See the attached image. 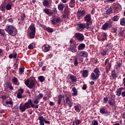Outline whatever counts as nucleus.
I'll return each instance as SVG.
<instances>
[{"label":"nucleus","instance_id":"1","mask_svg":"<svg viewBox=\"0 0 125 125\" xmlns=\"http://www.w3.org/2000/svg\"><path fill=\"white\" fill-rule=\"evenodd\" d=\"M5 31L11 36H15L17 34V30L13 25H7Z\"/></svg>","mask_w":125,"mask_h":125},{"label":"nucleus","instance_id":"2","mask_svg":"<svg viewBox=\"0 0 125 125\" xmlns=\"http://www.w3.org/2000/svg\"><path fill=\"white\" fill-rule=\"evenodd\" d=\"M29 37L30 39H34L36 36V27L32 24L28 28Z\"/></svg>","mask_w":125,"mask_h":125},{"label":"nucleus","instance_id":"3","mask_svg":"<svg viewBox=\"0 0 125 125\" xmlns=\"http://www.w3.org/2000/svg\"><path fill=\"white\" fill-rule=\"evenodd\" d=\"M99 76H100V71L98 68H96L94 70V73H92L91 74V78L92 81H96V80L99 78Z\"/></svg>","mask_w":125,"mask_h":125},{"label":"nucleus","instance_id":"4","mask_svg":"<svg viewBox=\"0 0 125 125\" xmlns=\"http://www.w3.org/2000/svg\"><path fill=\"white\" fill-rule=\"evenodd\" d=\"M31 107V106H30L29 105L28 100L23 105H22L21 104L20 105V110L21 111V113H23V112H25V111H26V109H29Z\"/></svg>","mask_w":125,"mask_h":125},{"label":"nucleus","instance_id":"5","mask_svg":"<svg viewBox=\"0 0 125 125\" xmlns=\"http://www.w3.org/2000/svg\"><path fill=\"white\" fill-rule=\"evenodd\" d=\"M24 83L25 85H27L29 88H33L34 86H35V81L31 80L30 81V80L27 79L25 82Z\"/></svg>","mask_w":125,"mask_h":125},{"label":"nucleus","instance_id":"6","mask_svg":"<svg viewBox=\"0 0 125 125\" xmlns=\"http://www.w3.org/2000/svg\"><path fill=\"white\" fill-rule=\"evenodd\" d=\"M78 26L81 30H83V29H90V28L89 23L88 22L79 23L78 24Z\"/></svg>","mask_w":125,"mask_h":125},{"label":"nucleus","instance_id":"7","mask_svg":"<svg viewBox=\"0 0 125 125\" xmlns=\"http://www.w3.org/2000/svg\"><path fill=\"white\" fill-rule=\"evenodd\" d=\"M75 38L77 40V41H79V42H83V40H84V36H83V34H81L80 33H76L74 35Z\"/></svg>","mask_w":125,"mask_h":125},{"label":"nucleus","instance_id":"8","mask_svg":"<svg viewBox=\"0 0 125 125\" xmlns=\"http://www.w3.org/2000/svg\"><path fill=\"white\" fill-rule=\"evenodd\" d=\"M78 56L81 57H87L88 56V53L84 51H79L78 52Z\"/></svg>","mask_w":125,"mask_h":125},{"label":"nucleus","instance_id":"9","mask_svg":"<svg viewBox=\"0 0 125 125\" xmlns=\"http://www.w3.org/2000/svg\"><path fill=\"white\" fill-rule=\"evenodd\" d=\"M59 22H60V18H53L51 21V23L53 25H56Z\"/></svg>","mask_w":125,"mask_h":125},{"label":"nucleus","instance_id":"10","mask_svg":"<svg viewBox=\"0 0 125 125\" xmlns=\"http://www.w3.org/2000/svg\"><path fill=\"white\" fill-rule=\"evenodd\" d=\"M104 64H105V66H106V70L109 71V70H110V69H111V62H109L108 59H106L105 61Z\"/></svg>","mask_w":125,"mask_h":125},{"label":"nucleus","instance_id":"11","mask_svg":"<svg viewBox=\"0 0 125 125\" xmlns=\"http://www.w3.org/2000/svg\"><path fill=\"white\" fill-rule=\"evenodd\" d=\"M84 20L86 23H90L91 22V15L90 14L86 15Z\"/></svg>","mask_w":125,"mask_h":125},{"label":"nucleus","instance_id":"12","mask_svg":"<svg viewBox=\"0 0 125 125\" xmlns=\"http://www.w3.org/2000/svg\"><path fill=\"white\" fill-rule=\"evenodd\" d=\"M83 15H85V10L81 9L77 12L78 17H83Z\"/></svg>","mask_w":125,"mask_h":125},{"label":"nucleus","instance_id":"13","mask_svg":"<svg viewBox=\"0 0 125 125\" xmlns=\"http://www.w3.org/2000/svg\"><path fill=\"white\" fill-rule=\"evenodd\" d=\"M65 102L70 108H71V107H72V106H73V102H72L71 101V100H70V98H69V97H66Z\"/></svg>","mask_w":125,"mask_h":125},{"label":"nucleus","instance_id":"14","mask_svg":"<svg viewBox=\"0 0 125 125\" xmlns=\"http://www.w3.org/2000/svg\"><path fill=\"white\" fill-rule=\"evenodd\" d=\"M42 49L44 52H47L50 50V46L48 44L44 45L42 47Z\"/></svg>","mask_w":125,"mask_h":125},{"label":"nucleus","instance_id":"15","mask_svg":"<svg viewBox=\"0 0 125 125\" xmlns=\"http://www.w3.org/2000/svg\"><path fill=\"white\" fill-rule=\"evenodd\" d=\"M43 12L45 13V14H47L48 15H52L53 14V12L50 9L45 8L43 10Z\"/></svg>","mask_w":125,"mask_h":125},{"label":"nucleus","instance_id":"16","mask_svg":"<svg viewBox=\"0 0 125 125\" xmlns=\"http://www.w3.org/2000/svg\"><path fill=\"white\" fill-rule=\"evenodd\" d=\"M100 113H101V114H108L109 115H110V112L109 111H106V107L105 106H103V107L101 108L100 109Z\"/></svg>","mask_w":125,"mask_h":125},{"label":"nucleus","instance_id":"17","mask_svg":"<svg viewBox=\"0 0 125 125\" xmlns=\"http://www.w3.org/2000/svg\"><path fill=\"white\" fill-rule=\"evenodd\" d=\"M28 103L29 104V107H31V108H32H32H36V109L39 108V105L33 104V102L31 99L28 100Z\"/></svg>","mask_w":125,"mask_h":125},{"label":"nucleus","instance_id":"18","mask_svg":"<svg viewBox=\"0 0 125 125\" xmlns=\"http://www.w3.org/2000/svg\"><path fill=\"white\" fill-rule=\"evenodd\" d=\"M108 104L110 105V106L113 107V106H115L116 105V102L115 101L114 99L111 98L108 100Z\"/></svg>","mask_w":125,"mask_h":125},{"label":"nucleus","instance_id":"19","mask_svg":"<svg viewBox=\"0 0 125 125\" xmlns=\"http://www.w3.org/2000/svg\"><path fill=\"white\" fill-rule=\"evenodd\" d=\"M76 47H77L76 46V45H70L69 50L70 51H71V52L75 53V52H76V51H77V50H76Z\"/></svg>","mask_w":125,"mask_h":125},{"label":"nucleus","instance_id":"20","mask_svg":"<svg viewBox=\"0 0 125 125\" xmlns=\"http://www.w3.org/2000/svg\"><path fill=\"white\" fill-rule=\"evenodd\" d=\"M74 109L76 112L80 113L81 112V110L82 109V107L81 106V104H77L74 106Z\"/></svg>","mask_w":125,"mask_h":125},{"label":"nucleus","instance_id":"21","mask_svg":"<svg viewBox=\"0 0 125 125\" xmlns=\"http://www.w3.org/2000/svg\"><path fill=\"white\" fill-rule=\"evenodd\" d=\"M39 120L40 121L39 124L40 125H44V121L45 119L43 116L39 117Z\"/></svg>","mask_w":125,"mask_h":125},{"label":"nucleus","instance_id":"22","mask_svg":"<svg viewBox=\"0 0 125 125\" xmlns=\"http://www.w3.org/2000/svg\"><path fill=\"white\" fill-rule=\"evenodd\" d=\"M73 93H72V95L73 96H77L78 95V90L76 88V87H73L72 89Z\"/></svg>","mask_w":125,"mask_h":125},{"label":"nucleus","instance_id":"23","mask_svg":"<svg viewBox=\"0 0 125 125\" xmlns=\"http://www.w3.org/2000/svg\"><path fill=\"white\" fill-rule=\"evenodd\" d=\"M85 47V44L84 43H81L78 47V50H83Z\"/></svg>","mask_w":125,"mask_h":125},{"label":"nucleus","instance_id":"24","mask_svg":"<svg viewBox=\"0 0 125 125\" xmlns=\"http://www.w3.org/2000/svg\"><path fill=\"white\" fill-rule=\"evenodd\" d=\"M13 83L14 84H16V85H19L20 83L19 81H18V79L16 77L13 78Z\"/></svg>","mask_w":125,"mask_h":125},{"label":"nucleus","instance_id":"25","mask_svg":"<svg viewBox=\"0 0 125 125\" xmlns=\"http://www.w3.org/2000/svg\"><path fill=\"white\" fill-rule=\"evenodd\" d=\"M123 91V88L120 87L117 89L116 91V95L117 96H121V95L122 94V91Z\"/></svg>","mask_w":125,"mask_h":125},{"label":"nucleus","instance_id":"26","mask_svg":"<svg viewBox=\"0 0 125 125\" xmlns=\"http://www.w3.org/2000/svg\"><path fill=\"white\" fill-rule=\"evenodd\" d=\"M70 80H71L72 83H76L77 82V79L76 78V76L71 75L69 77Z\"/></svg>","mask_w":125,"mask_h":125},{"label":"nucleus","instance_id":"27","mask_svg":"<svg viewBox=\"0 0 125 125\" xmlns=\"http://www.w3.org/2000/svg\"><path fill=\"white\" fill-rule=\"evenodd\" d=\"M75 5H76V0H70L69 2V6L73 8Z\"/></svg>","mask_w":125,"mask_h":125},{"label":"nucleus","instance_id":"28","mask_svg":"<svg viewBox=\"0 0 125 125\" xmlns=\"http://www.w3.org/2000/svg\"><path fill=\"white\" fill-rule=\"evenodd\" d=\"M109 28H110V27L108 26V23L106 22L102 26V29L104 30V31H106V30H108Z\"/></svg>","mask_w":125,"mask_h":125},{"label":"nucleus","instance_id":"29","mask_svg":"<svg viewBox=\"0 0 125 125\" xmlns=\"http://www.w3.org/2000/svg\"><path fill=\"white\" fill-rule=\"evenodd\" d=\"M83 78H86L88 76V70H84L83 72Z\"/></svg>","mask_w":125,"mask_h":125},{"label":"nucleus","instance_id":"30","mask_svg":"<svg viewBox=\"0 0 125 125\" xmlns=\"http://www.w3.org/2000/svg\"><path fill=\"white\" fill-rule=\"evenodd\" d=\"M50 3V0H44L42 2V4L44 5V6H49V4Z\"/></svg>","mask_w":125,"mask_h":125},{"label":"nucleus","instance_id":"31","mask_svg":"<svg viewBox=\"0 0 125 125\" xmlns=\"http://www.w3.org/2000/svg\"><path fill=\"white\" fill-rule=\"evenodd\" d=\"M58 98V104H59V105H61V102L62 101V98H63L62 95H59Z\"/></svg>","mask_w":125,"mask_h":125},{"label":"nucleus","instance_id":"32","mask_svg":"<svg viewBox=\"0 0 125 125\" xmlns=\"http://www.w3.org/2000/svg\"><path fill=\"white\" fill-rule=\"evenodd\" d=\"M115 66H116V69H117V70L118 69L120 70V68H121V67H122V63L119 62H116Z\"/></svg>","mask_w":125,"mask_h":125},{"label":"nucleus","instance_id":"33","mask_svg":"<svg viewBox=\"0 0 125 125\" xmlns=\"http://www.w3.org/2000/svg\"><path fill=\"white\" fill-rule=\"evenodd\" d=\"M58 8L60 11H63V9H64L63 4H59L58 6Z\"/></svg>","mask_w":125,"mask_h":125},{"label":"nucleus","instance_id":"34","mask_svg":"<svg viewBox=\"0 0 125 125\" xmlns=\"http://www.w3.org/2000/svg\"><path fill=\"white\" fill-rule=\"evenodd\" d=\"M106 12V14H107V15H109V14H111V13L113 12V9L110 7L107 9Z\"/></svg>","mask_w":125,"mask_h":125},{"label":"nucleus","instance_id":"35","mask_svg":"<svg viewBox=\"0 0 125 125\" xmlns=\"http://www.w3.org/2000/svg\"><path fill=\"white\" fill-rule=\"evenodd\" d=\"M38 80L41 82V83H43L44 81L45 80V79L44 78V77L42 76H40L38 77Z\"/></svg>","mask_w":125,"mask_h":125},{"label":"nucleus","instance_id":"36","mask_svg":"<svg viewBox=\"0 0 125 125\" xmlns=\"http://www.w3.org/2000/svg\"><path fill=\"white\" fill-rule=\"evenodd\" d=\"M119 19H120V17H119V16H118V15H116L112 18V21H119Z\"/></svg>","mask_w":125,"mask_h":125},{"label":"nucleus","instance_id":"37","mask_svg":"<svg viewBox=\"0 0 125 125\" xmlns=\"http://www.w3.org/2000/svg\"><path fill=\"white\" fill-rule=\"evenodd\" d=\"M120 24L121 26H125V18H124L120 21Z\"/></svg>","mask_w":125,"mask_h":125},{"label":"nucleus","instance_id":"38","mask_svg":"<svg viewBox=\"0 0 125 125\" xmlns=\"http://www.w3.org/2000/svg\"><path fill=\"white\" fill-rule=\"evenodd\" d=\"M45 30L48 32V33H52L53 32V29L49 27H46Z\"/></svg>","mask_w":125,"mask_h":125},{"label":"nucleus","instance_id":"39","mask_svg":"<svg viewBox=\"0 0 125 125\" xmlns=\"http://www.w3.org/2000/svg\"><path fill=\"white\" fill-rule=\"evenodd\" d=\"M0 8L2 11H5V8H6V7H5V5L4 4H2L0 6Z\"/></svg>","mask_w":125,"mask_h":125},{"label":"nucleus","instance_id":"40","mask_svg":"<svg viewBox=\"0 0 125 125\" xmlns=\"http://www.w3.org/2000/svg\"><path fill=\"white\" fill-rule=\"evenodd\" d=\"M109 28H111L112 27V24H113V21H112V20H109V21H107L106 22Z\"/></svg>","mask_w":125,"mask_h":125},{"label":"nucleus","instance_id":"41","mask_svg":"<svg viewBox=\"0 0 125 125\" xmlns=\"http://www.w3.org/2000/svg\"><path fill=\"white\" fill-rule=\"evenodd\" d=\"M42 97H43V94L40 93L39 94L38 96L36 97V98H37V99L39 100H41V99H42Z\"/></svg>","mask_w":125,"mask_h":125},{"label":"nucleus","instance_id":"42","mask_svg":"<svg viewBox=\"0 0 125 125\" xmlns=\"http://www.w3.org/2000/svg\"><path fill=\"white\" fill-rule=\"evenodd\" d=\"M5 34V32L3 29H0V37H2V36H4Z\"/></svg>","mask_w":125,"mask_h":125},{"label":"nucleus","instance_id":"43","mask_svg":"<svg viewBox=\"0 0 125 125\" xmlns=\"http://www.w3.org/2000/svg\"><path fill=\"white\" fill-rule=\"evenodd\" d=\"M119 37H125V34L124 32V30H121L119 34Z\"/></svg>","mask_w":125,"mask_h":125},{"label":"nucleus","instance_id":"44","mask_svg":"<svg viewBox=\"0 0 125 125\" xmlns=\"http://www.w3.org/2000/svg\"><path fill=\"white\" fill-rule=\"evenodd\" d=\"M12 7V5L9 4H7L6 5V9L7 10H10V9H11V8Z\"/></svg>","mask_w":125,"mask_h":125},{"label":"nucleus","instance_id":"45","mask_svg":"<svg viewBox=\"0 0 125 125\" xmlns=\"http://www.w3.org/2000/svg\"><path fill=\"white\" fill-rule=\"evenodd\" d=\"M35 44L34 43H31L28 46V49H33Z\"/></svg>","mask_w":125,"mask_h":125},{"label":"nucleus","instance_id":"46","mask_svg":"<svg viewBox=\"0 0 125 125\" xmlns=\"http://www.w3.org/2000/svg\"><path fill=\"white\" fill-rule=\"evenodd\" d=\"M111 76L115 79V78H117V74H116V72L115 71H112L111 72Z\"/></svg>","mask_w":125,"mask_h":125},{"label":"nucleus","instance_id":"47","mask_svg":"<svg viewBox=\"0 0 125 125\" xmlns=\"http://www.w3.org/2000/svg\"><path fill=\"white\" fill-rule=\"evenodd\" d=\"M74 123L76 125H80V124H82V121L81 120H75Z\"/></svg>","mask_w":125,"mask_h":125},{"label":"nucleus","instance_id":"48","mask_svg":"<svg viewBox=\"0 0 125 125\" xmlns=\"http://www.w3.org/2000/svg\"><path fill=\"white\" fill-rule=\"evenodd\" d=\"M74 66H78L79 64V62H78V58H75L74 59Z\"/></svg>","mask_w":125,"mask_h":125},{"label":"nucleus","instance_id":"49","mask_svg":"<svg viewBox=\"0 0 125 125\" xmlns=\"http://www.w3.org/2000/svg\"><path fill=\"white\" fill-rule=\"evenodd\" d=\"M5 104H6V105H11L12 106V105H13V103L11 101H7L5 102Z\"/></svg>","mask_w":125,"mask_h":125},{"label":"nucleus","instance_id":"50","mask_svg":"<svg viewBox=\"0 0 125 125\" xmlns=\"http://www.w3.org/2000/svg\"><path fill=\"white\" fill-rule=\"evenodd\" d=\"M101 54L102 56H105V55H107V51L103 50L101 52Z\"/></svg>","mask_w":125,"mask_h":125},{"label":"nucleus","instance_id":"51","mask_svg":"<svg viewBox=\"0 0 125 125\" xmlns=\"http://www.w3.org/2000/svg\"><path fill=\"white\" fill-rule=\"evenodd\" d=\"M78 60L79 61V63H83V58H82L81 56H78Z\"/></svg>","mask_w":125,"mask_h":125},{"label":"nucleus","instance_id":"52","mask_svg":"<svg viewBox=\"0 0 125 125\" xmlns=\"http://www.w3.org/2000/svg\"><path fill=\"white\" fill-rule=\"evenodd\" d=\"M98 125V122L96 120H93V122H92V125Z\"/></svg>","mask_w":125,"mask_h":125},{"label":"nucleus","instance_id":"53","mask_svg":"<svg viewBox=\"0 0 125 125\" xmlns=\"http://www.w3.org/2000/svg\"><path fill=\"white\" fill-rule=\"evenodd\" d=\"M106 49L110 50V49H112V45H111V44H107L106 45Z\"/></svg>","mask_w":125,"mask_h":125},{"label":"nucleus","instance_id":"54","mask_svg":"<svg viewBox=\"0 0 125 125\" xmlns=\"http://www.w3.org/2000/svg\"><path fill=\"white\" fill-rule=\"evenodd\" d=\"M117 30H118V28H117V27L112 28V33H117Z\"/></svg>","mask_w":125,"mask_h":125},{"label":"nucleus","instance_id":"55","mask_svg":"<svg viewBox=\"0 0 125 125\" xmlns=\"http://www.w3.org/2000/svg\"><path fill=\"white\" fill-rule=\"evenodd\" d=\"M23 92H24L23 89L21 88V89H19L18 93H19L20 94H22V93H23Z\"/></svg>","mask_w":125,"mask_h":125},{"label":"nucleus","instance_id":"56","mask_svg":"<svg viewBox=\"0 0 125 125\" xmlns=\"http://www.w3.org/2000/svg\"><path fill=\"white\" fill-rule=\"evenodd\" d=\"M21 20H22V21H24V20H25V18H26V16L24 14H21Z\"/></svg>","mask_w":125,"mask_h":125},{"label":"nucleus","instance_id":"57","mask_svg":"<svg viewBox=\"0 0 125 125\" xmlns=\"http://www.w3.org/2000/svg\"><path fill=\"white\" fill-rule=\"evenodd\" d=\"M40 102V100H38V98H37L36 100L34 101V104H39V103Z\"/></svg>","mask_w":125,"mask_h":125},{"label":"nucleus","instance_id":"58","mask_svg":"<svg viewBox=\"0 0 125 125\" xmlns=\"http://www.w3.org/2000/svg\"><path fill=\"white\" fill-rule=\"evenodd\" d=\"M69 43H70V45H75V44L74 43V40H70Z\"/></svg>","mask_w":125,"mask_h":125},{"label":"nucleus","instance_id":"59","mask_svg":"<svg viewBox=\"0 0 125 125\" xmlns=\"http://www.w3.org/2000/svg\"><path fill=\"white\" fill-rule=\"evenodd\" d=\"M19 71H20V73L21 74H22V73H23V72H24V68H23V67H20L19 68Z\"/></svg>","mask_w":125,"mask_h":125},{"label":"nucleus","instance_id":"60","mask_svg":"<svg viewBox=\"0 0 125 125\" xmlns=\"http://www.w3.org/2000/svg\"><path fill=\"white\" fill-rule=\"evenodd\" d=\"M87 86H86V84H83V87H82V89L83 90H85L86 89Z\"/></svg>","mask_w":125,"mask_h":125},{"label":"nucleus","instance_id":"61","mask_svg":"<svg viewBox=\"0 0 125 125\" xmlns=\"http://www.w3.org/2000/svg\"><path fill=\"white\" fill-rule=\"evenodd\" d=\"M17 97H18V98H19V99L22 98V94H19V93H18Z\"/></svg>","mask_w":125,"mask_h":125},{"label":"nucleus","instance_id":"62","mask_svg":"<svg viewBox=\"0 0 125 125\" xmlns=\"http://www.w3.org/2000/svg\"><path fill=\"white\" fill-rule=\"evenodd\" d=\"M108 102V99L107 98H104V103H107Z\"/></svg>","mask_w":125,"mask_h":125},{"label":"nucleus","instance_id":"63","mask_svg":"<svg viewBox=\"0 0 125 125\" xmlns=\"http://www.w3.org/2000/svg\"><path fill=\"white\" fill-rule=\"evenodd\" d=\"M1 98H2V100H5V99H6V96H5V95L2 96Z\"/></svg>","mask_w":125,"mask_h":125},{"label":"nucleus","instance_id":"64","mask_svg":"<svg viewBox=\"0 0 125 125\" xmlns=\"http://www.w3.org/2000/svg\"><path fill=\"white\" fill-rule=\"evenodd\" d=\"M123 84H124V87L125 88V78L123 79Z\"/></svg>","mask_w":125,"mask_h":125}]
</instances>
